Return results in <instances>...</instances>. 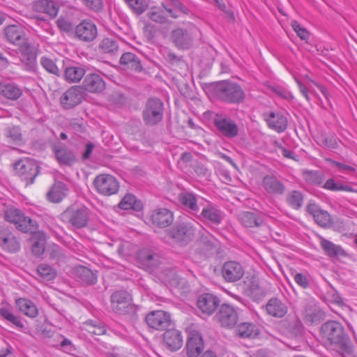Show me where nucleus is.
<instances>
[{
    "label": "nucleus",
    "instance_id": "1",
    "mask_svg": "<svg viewBox=\"0 0 357 357\" xmlns=\"http://www.w3.org/2000/svg\"><path fill=\"white\" fill-rule=\"evenodd\" d=\"M214 93L221 100L234 104L243 102L245 96L238 84L227 80L216 83L214 85Z\"/></svg>",
    "mask_w": 357,
    "mask_h": 357
},
{
    "label": "nucleus",
    "instance_id": "2",
    "mask_svg": "<svg viewBox=\"0 0 357 357\" xmlns=\"http://www.w3.org/2000/svg\"><path fill=\"white\" fill-rule=\"evenodd\" d=\"M5 220L23 232L31 231L36 228L35 222L30 218L26 217L13 204H5L4 206Z\"/></svg>",
    "mask_w": 357,
    "mask_h": 357
},
{
    "label": "nucleus",
    "instance_id": "3",
    "mask_svg": "<svg viewBox=\"0 0 357 357\" xmlns=\"http://www.w3.org/2000/svg\"><path fill=\"white\" fill-rule=\"evenodd\" d=\"M172 6L170 8L166 6L165 4L162 5L163 8H152L148 13L149 17L153 22L165 24L167 22V15L176 18L179 16V12H185L186 9L178 0H170Z\"/></svg>",
    "mask_w": 357,
    "mask_h": 357
},
{
    "label": "nucleus",
    "instance_id": "4",
    "mask_svg": "<svg viewBox=\"0 0 357 357\" xmlns=\"http://www.w3.org/2000/svg\"><path fill=\"white\" fill-rule=\"evenodd\" d=\"M200 228L197 223L182 222L172 230L171 236L174 242L185 245L195 238Z\"/></svg>",
    "mask_w": 357,
    "mask_h": 357
},
{
    "label": "nucleus",
    "instance_id": "5",
    "mask_svg": "<svg viewBox=\"0 0 357 357\" xmlns=\"http://www.w3.org/2000/svg\"><path fill=\"white\" fill-rule=\"evenodd\" d=\"M62 220L76 229L85 227L90 218V211L85 207L70 208L61 214Z\"/></svg>",
    "mask_w": 357,
    "mask_h": 357
},
{
    "label": "nucleus",
    "instance_id": "6",
    "mask_svg": "<svg viewBox=\"0 0 357 357\" xmlns=\"http://www.w3.org/2000/svg\"><path fill=\"white\" fill-rule=\"evenodd\" d=\"M163 103L160 99H149L142 114L145 124L152 126L160 123L163 118Z\"/></svg>",
    "mask_w": 357,
    "mask_h": 357
},
{
    "label": "nucleus",
    "instance_id": "7",
    "mask_svg": "<svg viewBox=\"0 0 357 357\" xmlns=\"http://www.w3.org/2000/svg\"><path fill=\"white\" fill-rule=\"evenodd\" d=\"M197 29L192 24L174 29L171 34L174 44L179 49H189L197 36Z\"/></svg>",
    "mask_w": 357,
    "mask_h": 357
},
{
    "label": "nucleus",
    "instance_id": "8",
    "mask_svg": "<svg viewBox=\"0 0 357 357\" xmlns=\"http://www.w3.org/2000/svg\"><path fill=\"white\" fill-rule=\"evenodd\" d=\"M94 186L97 192L105 196L116 194L119 188L117 179L110 174H100L94 180Z\"/></svg>",
    "mask_w": 357,
    "mask_h": 357
},
{
    "label": "nucleus",
    "instance_id": "9",
    "mask_svg": "<svg viewBox=\"0 0 357 357\" xmlns=\"http://www.w3.org/2000/svg\"><path fill=\"white\" fill-rule=\"evenodd\" d=\"M146 321L149 327L159 331H169L172 327L170 315L163 310H155L149 313Z\"/></svg>",
    "mask_w": 357,
    "mask_h": 357
},
{
    "label": "nucleus",
    "instance_id": "10",
    "mask_svg": "<svg viewBox=\"0 0 357 357\" xmlns=\"http://www.w3.org/2000/svg\"><path fill=\"white\" fill-rule=\"evenodd\" d=\"M17 173L29 183H33L38 173V165L32 159H25L18 161L15 165Z\"/></svg>",
    "mask_w": 357,
    "mask_h": 357
},
{
    "label": "nucleus",
    "instance_id": "11",
    "mask_svg": "<svg viewBox=\"0 0 357 357\" xmlns=\"http://www.w3.org/2000/svg\"><path fill=\"white\" fill-rule=\"evenodd\" d=\"M215 319L222 327L232 328L237 323V311L232 306L223 304L220 306Z\"/></svg>",
    "mask_w": 357,
    "mask_h": 357
},
{
    "label": "nucleus",
    "instance_id": "12",
    "mask_svg": "<svg viewBox=\"0 0 357 357\" xmlns=\"http://www.w3.org/2000/svg\"><path fill=\"white\" fill-rule=\"evenodd\" d=\"M261 186L263 190L270 195H282L286 191V186L284 183L274 174L264 176Z\"/></svg>",
    "mask_w": 357,
    "mask_h": 357
},
{
    "label": "nucleus",
    "instance_id": "13",
    "mask_svg": "<svg viewBox=\"0 0 357 357\" xmlns=\"http://www.w3.org/2000/svg\"><path fill=\"white\" fill-rule=\"evenodd\" d=\"M213 121L217 129L222 135L228 138H233L238 135V126L230 118L218 114Z\"/></svg>",
    "mask_w": 357,
    "mask_h": 357
},
{
    "label": "nucleus",
    "instance_id": "14",
    "mask_svg": "<svg viewBox=\"0 0 357 357\" xmlns=\"http://www.w3.org/2000/svg\"><path fill=\"white\" fill-rule=\"evenodd\" d=\"M244 275L243 266L236 261H226L222 267V275L228 282H234L241 280Z\"/></svg>",
    "mask_w": 357,
    "mask_h": 357
},
{
    "label": "nucleus",
    "instance_id": "15",
    "mask_svg": "<svg viewBox=\"0 0 357 357\" xmlns=\"http://www.w3.org/2000/svg\"><path fill=\"white\" fill-rule=\"evenodd\" d=\"M5 35L7 40L20 49L23 46L29 44L24 29L18 25H10L5 29Z\"/></svg>",
    "mask_w": 357,
    "mask_h": 357
},
{
    "label": "nucleus",
    "instance_id": "16",
    "mask_svg": "<svg viewBox=\"0 0 357 357\" xmlns=\"http://www.w3.org/2000/svg\"><path fill=\"white\" fill-rule=\"evenodd\" d=\"M84 98L83 89L74 86L68 89L61 98V104L65 109H70L79 104Z\"/></svg>",
    "mask_w": 357,
    "mask_h": 357
},
{
    "label": "nucleus",
    "instance_id": "17",
    "mask_svg": "<svg viewBox=\"0 0 357 357\" xmlns=\"http://www.w3.org/2000/svg\"><path fill=\"white\" fill-rule=\"evenodd\" d=\"M75 33L79 40L91 42L97 36V28L92 22L83 20L75 27Z\"/></svg>",
    "mask_w": 357,
    "mask_h": 357
},
{
    "label": "nucleus",
    "instance_id": "18",
    "mask_svg": "<svg viewBox=\"0 0 357 357\" xmlns=\"http://www.w3.org/2000/svg\"><path fill=\"white\" fill-rule=\"evenodd\" d=\"M199 310L206 315L212 314L220 304L219 298L212 294L201 295L197 302Z\"/></svg>",
    "mask_w": 357,
    "mask_h": 357
},
{
    "label": "nucleus",
    "instance_id": "19",
    "mask_svg": "<svg viewBox=\"0 0 357 357\" xmlns=\"http://www.w3.org/2000/svg\"><path fill=\"white\" fill-rule=\"evenodd\" d=\"M20 52V62L24 69L27 71H33L36 67V53L34 47L28 44L19 49Z\"/></svg>",
    "mask_w": 357,
    "mask_h": 357
},
{
    "label": "nucleus",
    "instance_id": "20",
    "mask_svg": "<svg viewBox=\"0 0 357 357\" xmlns=\"http://www.w3.org/2000/svg\"><path fill=\"white\" fill-rule=\"evenodd\" d=\"M150 218L153 225L159 227H168L174 220L172 212L165 208H159L152 211Z\"/></svg>",
    "mask_w": 357,
    "mask_h": 357
},
{
    "label": "nucleus",
    "instance_id": "21",
    "mask_svg": "<svg viewBox=\"0 0 357 357\" xmlns=\"http://www.w3.org/2000/svg\"><path fill=\"white\" fill-rule=\"evenodd\" d=\"M199 218L204 221L219 225L223 218V213L215 205L208 203L204 206Z\"/></svg>",
    "mask_w": 357,
    "mask_h": 357
},
{
    "label": "nucleus",
    "instance_id": "22",
    "mask_svg": "<svg viewBox=\"0 0 357 357\" xmlns=\"http://www.w3.org/2000/svg\"><path fill=\"white\" fill-rule=\"evenodd\" d=\"M130 301V294L126 291H118L111 296L112 307L117 313L126 312Z\"/></svg>",
    "mask_w": 357,
    "mask_h": 357
},
{
    "label": "nucleus",
    "instance_id": "23",
    "mask_svg": "<svg viewBox=\"0 0 357 357\" xmlns=\"http://www.w3.org/2000/svg\"><path fill=\"white\" fill-rule=\"evenodd\" d=\"M179 201L185 208L192 213H196L199 210V206L204 205V200L192 192H183L179 195Z\"/></svg>",
    "mask_w": 357,
    "mask_h": 357
},
{
    "label": "nucleus",
    "instance_id": "24",
    "mask_svg": "<svg viewBox=\"0 0 357 357\" xmlns=\"http://www.w3.org/2000/svg\"><path fill=\"white\" fill-rule=\"evenodd\" d=\"M83 88L90 93H100L105 87L102 78L98 74H88L83 82Z\"/></svg>",
    "mask_w": 357,
    "mask_h": 357
},
{
    "label": "nucleus",
    "instance_id": "25",
    "mask_svg": "<svg viewBox=\"0 0 357 357\" xmlns=\"http://www.w3.org/2000/svg\"><path fill=\"white\" fill-rule=\"evenodd\" d=\"M307 211L311 214L315 222L322 227H327L331 224V215L326 211L319 208L315 204H310L307 206Z\"/></svg>",
    "mask_w": 357,
    "mask_h": 357
},
{
    "label": "nucleus",
    "instance_id": "26",
    "mask_svg": "<svg viewBox=\"0 0 357 357\" xmlns=\"http://www.w3.org/2000/svg\"><path fill=\"white\" fill-rule=\"evenodd\" d=\"M265 120L268 126L278 132H282L287 128V117L280 112H270Z\"/></svg>",
    "mask_w": 357,
    "mask_h": 357
},
{
    "label": "nucleus",
    "instance_id": "27",
    "mask_svg": "<svg viewBox=\"0 0 357 357\" xmlns=\"http://www.w3.org/2000/svg\"><path fill=\"white\" fill-rule=\"evenodd\" d=\"M347 336H331L328 340H330V346L331 349L336 350L337 351L344 354H350L352 353V347L347 342Z\"/></svg>",
    "mask_w": 357,
    "mask_h": 357
},
{
    "label": "nucleus",
    "instance_id": "28",
    "mask_svg": "<svg viewBox=\"0 0 357 357\" xmlns=\"http://www.w3.org/2000/svg\"><path fill=\"white\" fill-rule=\"evenodd\" d=\"M266 310L268 314L273 317H282L287 312V307L280 300L272 298L268 301Z\"/></svg>",
    "mask_w": 357,
    "mask_h": 357
},
{
    "label": "nucleus",
    "instance_id": "29",
    "mask_svg": "<svg viewBox=\"0 0 357 357\" xmlns=\"http://www.w3.org/2000/svg\"><path fill=\"white\" fill-rule=\"evenodd\" d=\"M68 188L62 182H56L47 194L49 201L54 203L60 202L66 195Z\"/></svg>",
    "mask_w": 357,
    "mask_h": 357
},
{
    "label": "nucleus",
    "instance_id": "30",
    "mask_svg": "<svg viewBox=\"0 0 357 357\" xmlns=\"http://www.w3.org/2000/svg\"><path fill=\"white\" fill-rule=\"evenodd\" d=\"M34 7L36 11L46 13L52 17L57 15L59 7L56 3L50 0H39L37 1Z\"/></svg>",
    "mask_w": 357,
    "mask_h": 357
},
{
    "label": "nucleus",
    "instance_id": "31",
    "mask_svg": "<svg viewBox=\"0 0 357 357\" xmlns=\"http://www.w3.org/2000/svg\"><path fill=\"white\" fill-rule=\"evenodd\" d=\"M186 347L189 357H197L204 349L202 336H190L188 340Z\"/></svg>",
    "mask_w": 357,
    "mask_h": 357
},
{
    "label": "nucleus",
    "instance_id": "32",
    "mask_svg": "<svg viewBox=\"0 0 357 357\" xmlns=\"http://www.w3.org/2000/svg\"><path fill=\"white\" fill-rule=\"evenodd\" d=\"M0 94L10 100H17L22 94V90L13 83L0 82Z\"/></svg>",
    "mask_w": 357,
    "mask_h": 357
},
{
    "label": "nucleus",
    "instance_id": "33",
    "mask_svg": "<svg viewBox=\"0 0 357 357\" xmlns=\"http://www.w3.org/2000/svg\"><path fill=\"white\" fill-rule=\"evenodd\" d=\"M238 220L245 227H259L262 220L255 213L243 211L238 214Z\"/></svg>",
    "mask_w": 357,
    "mask_h": 357
},
{
    "label": "nucleus",
    "instance_id": "34",
    "mask_svg": "<svg viewBox=\"0 0 357 357\" xmlns=\"http://www.w3.org/2000/svg\"><path fill=\"white\" fill-rule=\"evenodd\" d=\"M19 310L27 317L33 318L38 315V308L31 301L26 298H19L16 301Z\"/></svg>",
    "mask_w": 357,
    "mask_h": 357
},
{
    "label": "nucleus",
    "instance_id": "35",
    "mask_svg": "<svg viewBox=\"0 0 357 357\" xmlns=\"http://www.w3.org/2000/svg\"><path fill=\"white\" fill-rule=\"evenodd\" d=\"M0 245L9 252H16L20 245L16 238L10 233L0 230Z\"/></svg>",
    "mask_w": 357,
    "mask_h": 357
},
{
    "label": "nucleus",
    "instance_id": "36",
    "mask_svg": "<svg viewBox=\"0 0 357 357\" xmlns=\"http://www.w3.org/2000/svg\"><path fill=\"white\" fill-rule=\"evenodd\" d=\"M85 73V69L81 66H70L65 69L64 78L68 82L77 83Z\"/></svg>",
    "mask_w": 357,
    "mask_h": 357
},
{
    "label": "nucleus",
    "instance_id": "37",
    "mask_svg": "<svg viewBox=\"0 0 357 357\" xmlns=\"http://www.w3.org/2000/svg\"><path fill=\"white\" fill-rule=\"evenodd\" d=\"M56 158L61 165H71L74 162L75 157L74 154L66 147L60 146L55 149Z\"/></svg>",
    "mask_w": 357,
    "mask_h": 357
},
{
    "label": "nucleus",
    "instance_id": "38",
    "mask_svg": "<svg viewBox=\"0 0 357 357\" xmlns=\"http://www.w3.org/2000/svg\"><path fill=\"white\" fill-rule=\"evenodd\" d=\"M120 208L123 210L133 209L139 211L142 209V203L137 200L135 197L132 195H126L119 204Z\"/></svg>",
    "mask_w": 357,
    "mask_h": 357
},
{
    "label": "nucleus",
    "instance_id": "39",
    "mask_svg": "<svg viewBox=\"0 0 357 357\" xmlns=\"http://www.w3.org/2000/svg\"><path fill=\"white\" fill-rule=\"evenodd\" d=\"M320 245L326 254L331 257L344 254L341 246L335 245L323 237H320Z\"/></svg>",
    "mask_w": 357,
    "mask_h": 357
},
{
    "label": "nucleus",
    "instance_id": "40",
    "mask_svg": "<svg viewBox=\"0 0 357 357\" xmlns=\"http://www.w3.org/2000/svg\"><path fill=\"white\" fill-rule=\"evenodd\" d=\"M98 48L102 53L115 54L119 51V44L114 38H105L100 42Z\"/></svg>",
    "mask_w": 357,
    "mask_h": 357
},
{
    "label": "nucleus",
    "instance_id": "41",
    "mask_svg": "<svg viewBox=\"0 0 357 357\" xmlns=\"http://www.w3.org/2000/svg\"><path fill=\"white\" fill-rule=\"evenodd\" d=\"M121 65L127 66L131 70L135 71H140L142 70V66L137 56L130 52L123 54L120 59Z\"/></svg>",
    "mask_w": 357,
    "mask_h": 357
},
{
    "label": "nucleus",
    "instance_id": "42",
    "mask_svg": "<svg viewBox=\"0 0 357 357\" xmlns=\"http://www.w3.org/2000/svg\"><path fill=\"white\" fill-rule=\"evenodd\" d=\"M321 332L323 335H342L344 328L340 323L331 321L322 325Z\"/></svg>",
    "mask_w": 357,
    "mask_h": 357
},
{
    "label": "nucleus",
    "instance_id": "43",
    "mask_svg": "<svg viewBox=\"0 0 357 357\" xmlns=\"http://www.w3.org/2000/svg\"><path fill=\"white\" fill-rule=\"evenodd\" d=\"M238 335H259L261 333L257 325L252 322L241 323L237 327Z\"/></svg>",
    "mask_w": 357,
    "mask_h": 357
},
{
    "label": "nucleus",
    "instance_id": "44",
    "mask_svg": "<svg viewBox=\"0 0 357 357\" xmlns=\"http://www.w3.org/2000/svg\"><path fill=\"white\" fill-rule=\"evenodd\" d=\"M5 136L9 142H12L17 144H20L22 142L21 130L18 126H8L5 129Z\"/></svg>",
    "mask_w": 357,
    "mask_h": 357
},
{
    "label": "nucleus",
    "instance_id": "45",
    "mask_svg": "<svg viewBox=\"0 0 357 357\" xmlns=\"http://www.w3.org/2000/svg\"><path fill=\"white\" fill-rule=\"evenodd\" d=\"M321 186L326 190L331 191H354V190L350 185L336 182L333 178L328 179L325 183H323V184Z\"/></svg>",
    "mask_w": 357,
    "mask_h": 357
},
{
    "label": "nucleus",
    "instance_id": "46",
    "mask_svg": "<svg viewBox=\"0 0 357 357\" xmlns=\"http://www.w3.org/2000/svg\"><path fill=\"white\" fill-rule=\"evenodd\" d=\"M303 176L304 179L310 184L321 186L324 183V174L318 172L305 170Z\"/></svg>",
    "mask_w": 357,
    "mask_h": 357
},
{
    "label": "nucleus",
    "instance_id": "47",
    "mask_svg": "<svg viewBox=\"0 0 357 357\" xmlns=\"http://www.w3.org/2000/svg\"><path fill=\"white\" fill-rule=\"evenodd\" d=\"M37 271L40 278L45 281H50L56 275L55 270L50 266L45 264L39 265Z\"/></svg>",
    "mask_w": 357,
    "mask_h": 357
},
{
    "label": "nucleus",
    "instance_id": "48",
    "mask_svg": "<svg viewBox=\"0 0 357 357\" xmlns=\"http://www.w3.org/2000/svg\"><path fill=\"white\" fill-rule=\"evenodd\" d=\"M303 195L299 191H292L287 196L288 204L294 209H298L303 204Z\"/></svg>",
    "mask_w": 357,
    "mask_h": 357
},
{
    "label": "nucleus",
    "instance_id": "49",
    "mask_svg": "<svg viewBox=\"0 0 357 357\" xmlns=\"http://www.w3.org/2000/svg\"><path fill=\"white\" fill-rule=\"evenodd\" d=\"M41 66L50 73L59 76L60 71L55 62L50 58L43 56L40 59Z\"/></svg>",
    "mask_w": 357,
    "mask_h": 357
},
{
    "label": "nucleus",
    "instance_id": "50",
    "mask_svg": "<svg viewBox=\"0 0 357 357\" xmlns=\"http://www.w3.org/2000/svg\"><path fill=\"white\" fill-rule=\"evenodd\" d=\"M129 7L137 14H142L148 6L146 0H124Z\"/></svg>",
    "mask_w": 357,
    "mask_h": 357
},
{
    "label": "nucleus",
    "instance_id": "51",
    "mask_svg": "<svg viewBox=\"0 0 357 357\" xmlns=\"http://www.w3.org/2000/svg\"><path fill=\"white\" fill-rule=\"evenodd\" d=\"M164 342L171 351L179 349L183 344L181 336H164Z\"/></svg>",
    "mask_w": 357,
    "mask_h": 357
},
{
    "label": "nucleus",
    "instance_id": "52",
    "mask_svg": "<svg viewBox=\"0 0 357 357\" xmlns=\"http://www.w3.org/2000/svg\"><path fill=\"white\" fill-rule=\"evenodd\" d=\"M0 314L3 317L6 319L8 321L11 322L13 324L16 326L17 327L22 328L23 327V324L20 319L19 317L15 316L10 309L6 307H3L0 309Z\"/></svg>",
    "mask_w": 357,
    "mask_h": 357
},
{
    "label": "nucleus",
    "instance_id": "53",
    "mask_svg": "<svg viewBox=\"0 0 357 357\" xmlns=\"http://www.w3.org/2000/svg\"><path fill=\"white\" fill-rule=\"evenodd\" d=\"M141 257L144 261V263L149 266H157L160 263V257L155 253H152L151 252H146L142 253Z\"/></svg>",
    "mask_w": 357,
    "mask_h": 357
},
{
    "label": "nucleus",
    "instance_id": "54",
    "mask_svg": "<svg viewBox=\"0 0 357 357\" xmlns=\"http://www.w3.org/2000/svg\"><path fill=\"white\" fill-rule=\"evenodd\" d=\"M323 316V312L317 309L306 311L305 314V321L310 324L318 323Z\"/></svg>",
    "mask_w": 357,
    "mask_h": 357
},
{
    "label": "nucleus",
    "instance_id": "55",
    "mask_svg": "<svg viewBox=\"0 0 357 357\" xmlns=\"http://www.w3.org/2000/svg\"><path fill=\"white\" fill-rule=\"evenodd\" d=\"M84 5L85 7L87 8L98 12L100 11L102 7H103V3L102 0H81Z\"/></svg>",
    "mask_w": 357,
    "mask_h": 357
},
{
    "label": "nucleus",
    "instance_id": "56",
    "mask_svg": "<svg viewBox=\"0 0 357 357\" xmlns=\"http://www.w3.org/2000/svg\"><path fill=\"white\" fill-rule=\"evenodd\" d=\"M45 238L43 237L35 241L32 245V252L34 255L40 257L45 251Z\"/></svg>",
    "mask_w": 357,
    "mask_h": 357
},
{
    "label": "nucleus",
    "instance_id": "57",
    "mask_svg": "<svg viewBox=\"0 0 357 357\" xmlns=\"http://www.w3.org/2000/svg\"><path fill=\"white\" fill-rule=\"evenodd\" d=\"M191 166L195 172L200 177L207 176L209 174L208 169L201 162L193 161Z\"/></svg>",
    "mask_w": 357,
    "mask_h": 357
},
{
    "label": "nucleus",
    "instance_id": "58",
    "mask_svg": "<svg viewBox=\"0 0 357 357\" xmlns=\"http://www.w3.org/2000/svg\"><path fill=\"white\" fill-rule=\"evenodd\" d=\"M291 26L294 31L297 33L298 36L302 40H307L309 38L308 31L301 26V25L296 22L294 21L291 22Z\"/></svg>",
    "mask_w": 357,
    "mask_h": 357
},
{
    "label": "nucleus",
    "instance_id": "59",
    "mask_svg": "<svg viewBox=\"0 0 357 357\" xmlns=\"http://www.w3.org/2000/svg\"><path fill=\"white\" fill-rule=\"evenodd\" d=\"M294 281L302 288L306 289L310 285V281L306 275L303 273H296L294 275Z\"/></svg>",
    "mask_w": 357,
    "mask_h": 357
},
{
    "label": "nucleus",
    "instance_id": "60",
    "mask_svg": "<svg viewBox=\"0 0 357 357\" xmlns=\"http://www.w3.org/2000/svg\"><path fill=\"white\" fill-rule=\"evenodd\" d=\"M70 126L77 132H83L86 128L85 121L82 119H74L71 121Z\"/></svg>",
    "mask_w": 357,
    "mask_h": 357
},
{
    "label": "nucleus",
    "instance_id": "61",
    "mask_svg": "<svg viewBox=\"0 0 357 357\" xmlns=\"http://www.w3.org/2000/svg\"><path fill=\"white\" fill-rule=\"evenodd\" d=\"M96 323H93L92 321L86 322L84 324L82 331H84L91 335H102V333L103 331L102 329L98 328L100 330L99 333H97L96 331Z\"/></svg>",
    "mask_w": 357,
    "mask_h": 357
},
{
    "label": "nucleus",
    "instance_id": "62",
    "mask_svg": "<svg viewBox=\"0 0 357 357\" xmlns=\"http://www.w3.org/2000/svg\"><path fill=\"white\" fill-rule=\"evenodd\" d=\"M185 331L188 335H199V333L201 332L199 326L195 323L185 324Z\"/></svg>",
    "mask_w": 357,
    "mask_h": 357
},
{
    "label": "nucleus",
    "instance_id": "63",
    "mask_svg": "<svg viewBox=\"0 0 357 357\" xmlns=\"http://www.w3.org/2000/svg\"><path fill=\"white\" fill-rule=\"evenodd\" d=\"M57 25L59 28L64 31H69L72 29V24L65 18L58 19Z\"/></svg>",
    "mask_w": 357,
    "mask_h": 357
},
{
    "label": "nucleus",
    "instance_id": "64",
    "mask_svg": "<svg viewBox=\"0 0 357 357\" xmlns=\"http://www.w3.org/2000/svg\"><path fill=\"white\" fill-rule=\"evenodd\" d=\"M326 160L328 162H329L331 165L338 167L343 172L354 171V168L352 167L351 166H349V165H344L343 163H340V162L334 161V160H333L331 159H327Z\"/></svg>",
    "mask_w": 357,
    "mask_h": 357
}]
</instances>
